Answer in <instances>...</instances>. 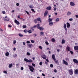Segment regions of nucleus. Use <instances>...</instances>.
<instances>
[{
  "label": "nucleus",
  "instance_id": "49530a36",
  "mask_svg": "<svg viewBox=\"0 0 78 78\" xmlns=\"http://www.w3.org/2000/svg\"><path fill=\"white\" fill-rule=\"evenodd\" d=\"M2 13L3 14H5V13H6V12H5V11H2Z\"/></svg>",
  "mask_w": 78,
  "mask_h": 78
},
{
  "label": "nucleus",
  "instance_id": "13d9d810",
  "mask_svg": "<svg viewBox=\"0 0 78 78\" xmlns=\"http://www.w3.org/2000/svg\"><path fill=\"white\" fill-rule=\"evenodd\" d=\"M54 72L55 73H56V72H57V70H56V69H55L54 70Z\"/></svg>",
  "mask_w": 78,
  "mask_h": 78
},
{
  "label": "nucleus",
  "instance_id": "bf43d9fd",
  "mask_svg": "<svg viewBox=\"0 0 78 78\" xmlns=\"http://www.w3.org/2000/svg\"><path fill=\"white\" fill-rule=\"evenodd\" d=\"M16 6H19V3H17L16 4Z\"/></svg>",
  "mask_w": 78,
  "mask_h": 78
},
{
  "label": "nucleus",
  "instance_id": "3c124183",
  "mask_svg": "<svg viewBox=\"0 0 78 78\" xmlns=\"http://www.w3.org/2000/svg\"><path fill=\"white\" fill-rule=\"evenodd\" d=\"M8 27L9 28H11V27H12V26H11V25H9L8 26Z\"/></svg>",
  "mask_w": 78,
  "mask_h": 78
},
{
  "label": "nucleus",
  "instance_id": "5701e85b",
  "mask_svg": "<svg viewBox=\"0 0 78 78\" xmlns=\"http://www.w3.org/2000/svg\"><path fill=\"white\" fill-rule=\"evenodd\" d=\"M78 69H76L75 71V74H76V75H77L78 74Z\"/></svg>",
  "mask_w": 78,
  "mask_h": 78
},
{
  "label": "nucleus",
  "instance_id": "774afa93",
  "mask_svg": "<svg viewBox=\"0 0 78 78\" xmlns=\"http://www.w3.org/2000/svg\"><path fill=\"white\" fill-rule=\"evenodd\" d=\"M16 48H13V50H14V51H16Z\"/></svg>",
  "mask_w": 78,
  "mask_h": 78
},
{
  "label": "nucleus",
  "instance_id": "a18cd8bd",
  "mask_svg": "<svg viewBox=\"0 0 78 78\" xmlns=\"http://www.w3.org/2000/svg\"><path fill=\"white\" fill-rule=\"evenodd\" d=\"M25 12L28 15H29V12H28V11H25Z\"/></svg>",
  "mask_w": 78,
  "mask_h": 78
},
{
  "label": "nucleus",
  "instance_id": "8fccbe9b",
  "mask_svg": "<svg viewBox=\"0 0 78 78\" xmlns=\"http://www.w3.org/2000/svg\"><path fill=\"white\" fill-rule=\"evenodd\" d=\"M33 35L34 37H36V36H37V34H34Z\"/></svg>",
  "mask_w": 78,
  "mask_h": 78
},
{
  "label": "nucleus",
  "instance_id": "cd10ccee",
  "mask_svg": "<svg viewBox=\"0 0 78 78\" xmlns=\"http://www.w3.org/2000/svg\"><path fill=\"white\" fill-rule=\"evenodd\" d=\"M48 22H51L52 21V19L51 18H49L48 19Z\"/></svg>",
  "mask_w": 78,
  "mask_h": 78
},
{
  "label": "nucleus",
  "instance_id": "4c0bfd02",
  "mask_svg": "<svg viewBox=\"0 0 78 78\" xmlns=\"http://www.w3.org/2000/svg\"><path fill=\"white\" fill-rule=\"evenodd\" d=\"M45 43L46 44V45H48L49 44V43H48L47 41H46L45 42Z\"/></svg>",
  "mask_w": 78,
  "mask_h": 78
},
{
  "label": "nucleus",
  "instance_id": "4d7b16f0",
  "mask_svg": "<svg viewBox=\"0 0 78 78\" xmlns=\"http://www.w3.org/2000/svg\"><path fill=\"white\" fill-rule=\"evenodd\" d=\"M16 41H13V44H16Z\"/></svg>",
  "mask_w": 78,
  "mask_h": 78
},
{
  "label": "nucleus",
  "instance_id": "c85d7f7f",
  "mask_svg": "<svg viewBox=\"0 0 78 78\" xmlns=\"http://www.w3.org/2000/svg\"><path fill=\"white\" fill-rule=\"evenodd\" d=\"M51 41L53 42H54L55 41V40L54 38H52Z\"/></svg>",
  "mask_w": 78,
  "mask_h": 78
},
{
  "label": "nucleus",
  "instance_id": "f704fd0d",
  "mask_svg": "<svg viewBox=\"0 0 78 78\" xmlns=\"http://www.w3.org/2000/svg\"><path fill=\"white\" fill-rule=\"evenodd\" d=\"M30 30H32V31H34V30L33 29V27H30Z\"/></svg>",
  "mask_w": 78,
  "mask_h": 78
},
{
  "label": "nucleus",
  "instance_id": "79ce46f5",
  "mask_svg": "<svg viewBox=\"0 0 78 78\" xmlns=\"http://www.w3.org/2000/svg\"><path fill=\"white\" fill-rule=\"evenodd\" d=\"M50 66L52 68L53 67V65L52 64H51L50 65Z\"/></svg>",
  "mask_w": 78,
  "mask_h": 78
},
{
  "label": "nucleus",
  "instance_id": "680f3d73",
  "mask_svg": "<svg viewBox=\"0 0 78 78\" xmlns=\"http://www.w3.org/2000/svg\"><path fill=\"white\" fill-rule=\"evenodd\" d=\"M58 62V60H55V62L56 63H57V62Z\"/></svg>",
  "mask_w": 78,
  "mask_h": 78
},
{
  "label": "nucleus",
  "instance_id": "2eb2a0df",
  "mask_svg": "<svg viewBox=\"0 0 78 78\" xmlns=\"http://www.w3.org/2000/svg\"><path fill=\"white\" fill-rule=\"evenodd\" d=\"M37 21H40V22H41V18L38 17L37 19Z\"/></svg>",
  "mask_w": 78,
  "mask_h": 78
},
{
  "label": "nucleus",
  "instance_id": "338daca9",
  "mask_svg": "<svg viewBox=\"0 0 78 78\" xmlns=\"http://www.w3.org/2000/svg\"><path fill=\"white\" fill-rule=\"evenodd\" d=\"M42 75L43 76H45V74H44V73H42Z\"/></svg>",
  "mask_w": 78,
  "mask_h": 78
},
{
  "label": "nucleus",
  "instance_id": "f03ea898",
  "mask_svg": "<svg viewBox=\"0 0 78 78\" xmlns=\"http://www.w3.org/2000/svg\"><path fill=\"white\" fill-rule=\"evenodd\" d=\"M28 66L31 72H33V70H34V68L33 67L31 66H29V65H28Z\"/></svg>",
  "mask_w": 78,
  "mask_h": 78
},
{
  "label": "nucleus",
  "instance_id": "603ef678",
  "mask_svg": "<svg viewBox=\"0 0 78 78\" xmlns=\"http://www.w3.org/2000/svg\"><path fill=\"white\" fill-rule=\"evenodd\" d=\"M56 9H57L56 8V7L54 8V11H56Z\"/></svg>",
  "mask_w": 78,
  "mask_h": 78
},
{
  "label": "nucleus",
  "instance_id": "ddd939ff",
  "mask_svg": "<svg viewBox=\"0 0 78 78\" xmlns=\"http://www.w3.org/2000/svg\"><path fill=\"white\" fill-rule=\"evenodd\" d=\"M51 6H49L46 8V9H47V10H51Z\"/></svg>",
  "mask_w": 78,
  "mask_h": 78
},
{
  "label": "nucleus",
  "instance_id": "dca6fc26",
  "mask_svg": "<svg viewBox=\"0 0 78 78\" xmlns=\"http://www.w3.org/2000/svg\"><path fill=\"white\" fill-rule=\"evenodd\" d=\"M63 62L64 63V64H65V65H68V63H67V62L65 60H63Z\"/></svg>",
  "mask_w": 78,
  "mask_h": 78
},
{
  "label": "nucleus",
  "instance_id": "b1692460",
  "mask_svg": "<svg viewBox=\"0 0 78 78\" xmlns=\"http://www.w3.org/2000/svg\"><path fill=\"white\" fill-rule=\"evenodd\" d=\"M4 20L5 21V22H9V19H5Z\"/></svg>",
  "mask_w": 78,
  "mask_h": 78
},
{
  "label": "nucleus",
  "instance_id": "ea45409f",
  "mask_svg": "<svg viewBox=\"0 0 78 78\" xmlns=\"http://www.w3.org/2000/svg\"><path fill=\"white\" fill-rule=\"evenodd\" d=\"M34 23H37V19H35L34 20Z\"/></svg>",
  "mask_w": 78,
  "mask_h": 78
},
{
  "label": "nucleus",
  "instance_id": "58836bf2",
  "mask_svg": "<svg viewBox=\"0 0 78 78\" xmlns=\"http://www.w3.org/2000/svg\"><path fill=\"white\" fill-rule=\"evenodd\" d=\"M30 41L31 42V43H34V40H30Z\"/></svg>",
  "mask_w": 78,
  "mask_h": 78
},
{
  "label": "nucleus",
  "instance_id": "bb28decb",
  "mask_svg": "<svg viewBox=\"0 0 78 78\" xmlns=\"http://www.w3.org/2000/svg\"><path fill=\"white\" fill-rule=\"evenodd\" d=\"M33 7L34 6L33 5H30V6H29V7L30 8V9H33Z\"/></svg>",
  "mask_w": 78,
  "mask_h": 78
},
{
  "label": "nucleus",
  "instance_id": "09e8293b",
  "mask_svg": "<svg viewBox=\"0 0 78 78\" xmlns=\"http://www.w3.org/2000/svg\"><path fill=\"white\" fill-rule=\"evenodd\" d=\"M3 72L4 73H5L6 74H7V72L6 71H3Z\"/></svg>",
  "mask_w": 78,
  "mask_h": 78
},
{
  "label": "nucleus",
  "instance_id": "7c9ffc66",
  "mask_svg": "<svg viewBox=\"0 0 78 78\" xmlns=\"http://www.w3.org/2000/svg\"><path fill=\"white\" fill-rule=\"evenodd\" d=\"M23 28H26L27 27V26L25 25H23Z\"/></svg>",
  "mask_w": 78,
  "mask_h": 78
},
{
  "label": "nucleus",
  "instance_id": "9d476101",
  "mask_svg": "<svg viewBox=\"0 0 78 78\" xmlns=\"http://www.w3.org/2000/svg\"><path fill=\"white\" fill-rule=\"evenodd\" d=\"M52 58L54 60L56 61V58H55V56L54 54L52 55Z\"/></svg>",
  "mask_w": 78,
  "mask_h": 78
},
{
  "label": "nucleus",
  "instance_id": "4be33fe9",
  "mask_svg": "<svg viewBox=\"0 0 78 78\" xmlns=\"http://www.w3.org/2000/svg\"><path fill=\"white\" fill-rule=\"evenodd\" d=\"M38 29H39L40 31H42V30H44V28L42 27H41Z\"/></svg>",
  "mask_w": 78,
  "mask_h": 78
},
{
  "label": "nucleus",
  "instance_id": "e433bc0d",
  "mask_svg": "<svg viewBox=\"0 0 78 78\" xmlns=\"http://www.w3.org/2000/svg\"><path fill=\"white\" fill-rule=\"evenodd\" d=\"M27 55H28V56H30V55H31L30 53L27 52Z\"/></svg>",
  "mask_w": 78,
  "mask_h": 78
},
{
  "label": "nucleus",
  "instance_id": "0e129e2a",
  "mask_svg": "<svg viewBox=\"0 0 78 78\" xmlns=\"http://www.w3.org/2000/svg\"><path fill=\"white\" fill-rule=\"evenodd\" d=\"M17 17H18V19L20 18V16L19 15Z\"/></svg>",
  "mask_w": 78,
  "mask_h": 78
},
{
  "label": "nucleus",
  "instance_id": "39448f33",
  "mask_svg": "<svg viewBox=\"0 0 78 78\" xmlns=\"http://www.w3.org/2000/svg\"><path fill=\"white\" fill-rule=\"evenodd\" d=\"M41 57L42 58L44 59H45L47 58V56H46L45 55H42L41 56Z\"/></svg>",
  "mask_w": 78,
  "mask_h": 78
},
{
  "label": "nucleus",
  "instance_id": "a211bd4d",
  "mask_svg": "<svg viewBox=\"0 0 78 78\" xmlns=\"http://www.w3.org/2000/svg\"><path fill=\"white\" fill-rule=\"evenodd\" d=\"M12 64L11 63L10 64H9V68H11V67H12Z\"/></svg>",
  "mask_w": 78,
  "mask_h": 78
},
{
  "label": "nucleus",
  "instance_id": "f8f14e48",
  "mask_svg": "<svg viewBox=\"0 0 78 78\" xmlns=\"http://www.w3.org/2000/svg\"><path fill=\"white\" fill-rule=\"evenodd\" d=\"M33 45L32 44H28V47H29L30 48H31V47H33Z\"/></svg>",
  "mask_w": 78,
  "mask_h": 78
},
{
  "label": "nucleus",
  "instance_id": "20e7f679",
  "mask_svg": "<svg viewBox=\"0 0 78 78\" xmlns=\"http://www.w3.org/2000/svg\"><path fill=\"white\" fill-rule=\"evenodd\" d=\"M69 72L70 75H73V70L72 69H71L69 70Z\"/></svg>",
  "mask_w": 78,
  "mask_h": 78
},
{
  "label": "nucleus",
  "instance_id": "aec40b11",
  "mask_svg": "<svg viewBox=\"0 0 78 78\" xmlns=\"http://www.w3.org/2000/svg\"><path fill=\"white\" fill-rule=\"evenodd\" d=\"M5 55L6 56H9V53L8 52H6L5 53Z\"/></svg>",
  "mask_w": 78,
  "mask_h": 78
},
{
  "label": "nucleus",
  "instance_id": "e2e57ef3",
  "mask_svg": "<svg viewBox=\"0 0 78 78\" xmlns=\"http://www.w3.org/2000/svg\"><path fill=\"white\" fill-rule=\"evenodd\" d=\"M56 64H57V65H59V62H58L56 63Z\"/></svg>",
  "mask_w": 78,
  "mask_h": 78
},
{
  "label": "nucleus",
  "instance_id": "f257e3e1",
  "mask_svg": "<svg viewBox=\"0 0 78 78\" xmlns=\"http://www.w3.org/2000/svg\"><path fill=\"white\" fill-rule=\"evenodd\" d=\"M67 50V51H70L71 55H73V52L72 51H70L71 50L70 48L68 46L66 47V50Z\"/></svg>",
  "mask_w": 78,
  "mask_h": 78
},
{
  "label": "nucleus",
  "instance_id": "6e6d98bb",
  "mask_svg": "<svg viewBox=\"0 0 78 78\" xmlns=\"http://www.w3.org/2000/svg\"><path fill=\"white\" fill-rule=\"evenodd\" d=\"M69 21H72V20H73V19H72V18H70V19H69Z\"/></svg>",
  "mask_w": 78,
  "mask_h": 78
},
{
  "label": "nucleus",
  "instance_id": "864d4df0",
  "mask_svg": "<svg viewBox=\"0 0 78 78\" xmlns=\"http://www.w3.org/2000/svg\"><path fill=\"white\" fill-rule=\"evenodd\" d=\"M33 28H35L36 27H37V25H35L33 27Z\"/></svg>",
  "mask_w": 78,
  "mask_h": 78
},
{
  "label": "nucleus",
  "instance_id": "c756f323",
  "mask_svg": "<svg viewBox=\"0 0 78 78\" xmlns=\"http://www.w3.org/2000/svg\"><path fill=\"white\" fill-rule=\"evenodd\" d=\"M19 36H20V37H23V35L21 34H19Z\"/></svg>",
  "mask_w": 78,
  "mask_h": 78
},
{
  "label": "nucleus",
  "instance_id": "6ab92c4d",
  "mask_svg": "<svg viewBox=\"0 0 78 78\" xmlns=\"http://www.w3.org/2000/svg\"><path fill=\"white\" fill-rule=\"evenodd\" d=\"M40 34L41 35V36H44V32H41L40 33Z\"/></svg>",
  "mask_w": 78,
  "mask_h": 78
},
{
  "label": "nucleus",
  "instance_id": "2f4dec72",
  "mask_svg": "<svg viewBox=\"0 0 78 78\" xmlns=\"http://www.w3.org/2000/svg\"><path fill=\"white\" fill-rule=\"evenodd\" d=\"M24 32L25 33H27L28 32V30L27 29H25L24 30Z\"/></svg>",
  "mask_w": 78,
  "mask_h": 78
},
{
  "label": "nucleus",
  "instance_id": "6e6552de",
  "mask_svg": "<svg viewBox=\"0 0 78 78\" xmlns=\"http://www.w3.org/2000/svg\"><path fill=\"white\" fill-rule=\"evenodd\" d=\"M66 25L67 28H70V23H67Z\"/></svg>",
  "mask_w": 78,
  "mask_h": 78
},
{
  "label": "nucleus",
  "instance_id": "0eeeda50",
  "mask_svg": "<svg viewBox=\"0 0 78 78\" xmlns=\"http://www.w3.org/2000/svg\"><path fill=\"white\" fill-rule=\"evenodd\" d=\"M73 61L74 63H76V64H78V61L76 59L74 58Z\"/></svg>",
  "mask_w": 78,
  "mask_h": 78
},
{
  "label": "nucleus",
  "instance_id": "69168bd1",
  "mask_svg": "<svg viewBox=\"0 0 78 78\" xmlns=\"http://www.w3.org/2000/svg\"><path fill=\"white\" fill-rule=\"evenodd\" d=\"M76 17V18H78V15H76L75 16Z\"/></svg>",
  "mask_w": 78,
  "mask_h": 78
},
{
  "label": "nucleus",
  "instance_id": "5fc2aeb1",
  "mask_svg": "<svg viewBox=\"0 0 78 78\" xmlns=\"http://www.w3.org/2000/svg\"><path fill=\"white\" fill-rule=\"evenodd\" d=\"M21 70H23V67H21Z\"/></svg>",
  "mask_w": 78,
  "mask_h": 78
},
{
  "label": "nucleus",
  "instance_id": "a19ab883",
  "mask_svg": "<svg viewBox=\"0 0 78 78\" xmlns=\"http://www.w3.org/2000/svg\"><path fill=\"white\" fill-rule=\"evenodd\" d=\"M28 32L29 33H32V31H31V30L28 31Z\"/></svg>",
  "mask_w": 78,
  "mask_h": 78
},
{
  "label": "nucleus",
  "instance_id": "473e14b6",
  "mask_svg": "<svg viewBox=\"0 0 78 78\" xmlns=\"http://www.w3.org/2000/svg\"><path fill=\"white\" fill-rule=\"evenodd\" d=\"M59 20V18H57L55 19L56 22H58Z\"/></svg>",
  "mask_w": 78,
  "mask_h": 78
},
{
  "label": "nucleus",
  "instance_id": "f3484780",
  "mask_svg": "<svg viewBox=\"0 0 78 78\" xmlns=\"http://www.w3.org/2000/svg\"><path fill=\"white\" fill-rule=\"evenodd\" d=\"M53 25V22L51 21V22H49V25L50 26H52Z\"/></svg>",
  "mask_w": 78,
  "mask_h": 78
},
{
  "label": "nucleus",
  "instance_id": "9b49d317",
  "mask_svg": "<svg viewBox=\"0 0 78 78\" xmlns=\"http://www.w3.org/2000/svg\"><path fill=\"white\" fill-rule=\"evenodd\" d=\"M70 6H75V4L74 3L72 2H70Z\"/></svg>",
  "mask_w": 78,
  "mask_h": 78
},
{
  "label": "nucleus",
  "instance_id": "a878e982",
  "mask_svg": "<svg viewBox=\"0 0 78 78\" xmlns=\"http://www.w3.org/2000/svg\"><path fill=\"white\" fill-rule=\"evenodd\" d=\"M64 43H65V40L64 39H62V44H64Z\"/></svg>",
  "mask_w": 78,
  "mask_h": 78
},
{
  "label": "nucleus",
  "instance_id": "c03bdc74",
  "mask_svg": "<svg viewBox=\"0 0 78 78\" xmlns=\"http://www.w3.org/2000/svg\"><path fill=\"white\" fill-rule=\"evenodd\" d=\"M39 48H40V49H41V50H42V47L41 46H40Z\"/></svg>",
  "mask_w": 78,
  "mask_h": 78
},
{
  "label": "nucleus",
  "instance_id": "c9c22d12",
  "mask_svg": "<svg viewBox=\"0 0 78 78\" xmlns=\"http://www.w3.org/2000/svg\"><path fill=\"white\" fill-rule=\"evenodd\" d=\"M42 64H43V63L42 62H41L39 63V65L40 66H42Z\"/></svg>",
  "mask_w": 78,
  "mask_h": 78
},
{
  "label": "nucleus",
  "instance_id": "393cba45",
  "mask_svg": "<svg viewBox=\"0 0 78 78\" xmlns=\"http://www.w3.org/2000/svg\"><path fill=\"white\" fill-rule=\"evenodd\" d=\"M71 13L70 12H68L67 14V16H70V14H71Z\"/></svg>",
  "mask_w": 78,
  "mask_h": 78
},
{
  "label": "nucleus",
  "instance_id": "1a4fd4ad",
  "mask_svg": "<svg viewBox=\"0 0 78 78\" xmlns=\"http://www.w3.org/2000/svg\"><path fill=\"white\" fill-rule=\"evenodd\" d=\"M63 27L64 28V29L65 30V31H67V29L66 27V23L64 24Z\"/></svg>",
  "mask_w": 78,
  "mask_h": 78
},
{
  "label": "nucleus",
  "instance_id": "052dcab7",
  "mask_svg": "<svg viewBox=\"0 0 78 78\" xmlns=\"http://www.w3.org/2000/svg\"><path fill=\"white\" fill-rule=\"evenodd\" d=\"M46 61H47L48 62H49V61H48V59H46Z\"/></svg>",
  "mask_w": 78,
  "mask_h": 78
},
{
  "label": "nucleus",
  "instance_id": "7ed1b4c3",
  "mask_svg": "<svg viewBox=\"0 0 78 78\" xmlns=\"http://www.w3.org/2000/svg\"><path fill=\"white\" fill-rule=\"evenodd\" d=\"M24 60L25 61L27 62H33V60L31 59H29V60L27 58H25Z\"/></svg>",
  "mask_w": 78,
  "mask_h": 78
},
{
  "label": "nucleus",
  "instance_id": "72a5a7b5",
  "mask_svg": "<svg viewBox=\"0 0 78 78\" xmlns=\"http://www.w3.org/2000/svg\"><path fill=\"white\" fill-rule=\"evenodd\" d=\"M31 10L32 12H34V13H35V12H36L34 10V9H31Z\"/></svg>",
  "mask_w": 78,
  "mask_h": 78
},
{
  "label": "nucleus",
  "instance_id": "de8ad7c7",
  "mask_svg": "<svg viewBox=\"0 0 78 78\" xmlns=\"http://www.w3.org/2000/svg\"><path fill=\"white\" fill-rule=\"evenodd\" d=\"M32 64L33 66H34V67H35V66H36V65L34 63H32Z\"/></svg>",
  "mask_w": 78,
  "mask_h": 78
},
{
  "label": "nucleus",
  "instance_id": "37998d69",
  "mask_svg": "<svg viewBox=\"0 0 78 78\" xmlns=\"http://www.w3.org/2000/svg\"><path fill=\"white\" fill-rule=\"evenodd\" d=\"M26 42L27 44H30V43H31L30 41H27Z\"/></svg>",
  "mask_w": 78,
  "mask_h": 78
},
{
  "label": "nucleus",
  "instance_id": "4468645a",
  "mask_svg": "<svg viewBox=\"0 0 78 78\" xmlns=\"http://www.w3.org/2000/svg\"><path fill=\"white\" fill-rule=\"evenodd\" d=\"M47 14H48V11L46 10L44 12V16L45 17L47 15Z\"/></svg>",
  "mask_w": 78,
  "mask_h": 78
},
{
  "label": "nucleus",
  "instance_id": "423d86ee",
  "mask_svg": "<svg viewBox=\"0 0 78 78\" xmlns=\"http://www.w3.org/2000/svg\"><path fill=\"white\" fill-rule=\"evenodd\" d=\"M14 22L16 25H19L20 24V23L19 21H18L17 20H14Z\"/></svg>",
  "mask_w": 78,
  "mask_h": 78
},
{
  "label": "nucleus",
  "instance_id": "412c9836",
  "mask_svg": "<svg viewBox=\"0 0 78 78\" xmlns=\"http://www.w3.org/2000/svg\"><path fill=\"white\" fill-rule=\"evenodd\" d=\"M40 27V24H39V23H38L37 24V29H39Z\"/></svg>",
  "mask_w": 78,
  "mask_h": 78
}]
</instances>
